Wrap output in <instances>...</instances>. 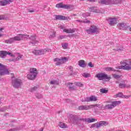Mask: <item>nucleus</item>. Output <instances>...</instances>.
I'll use <instances>...</instances> for the list:
<instances>
[{
	"mask_svg": "<svg viewBox=\"0 0 131 131\" xmlns=\"http://www.w3.org/2000/svg\"><path fill=\"white\" fill-rule=\"evenodd\" d=\"M90 11L93 13H99V9L97 7H92L90 8Z\"/></svg>",
	"mask_w": 131,
	"mask_h": 131,
	"instance_id": "4be33fe9",
	"label": "nucleus"
},
{
	"mask_svg": "<svg viewBox=\"0 0 131 131\" xmlns=\"http://www.w3.org/2000/svg\"><path fill=\"white\" fill-rule=\"evenodd\" d=\"M121 103V101H113L112 102V104H113V106L114 108V107H116V106H118V105H119V104Z\"/></svg>",
	"mask_w": 131,
	"mask_h": 131,
	"instance_id": "5701e85b",
	"label": "nucleus"
},
{
	"mask_svg": "<svg viewBox=\"0 0 131 131\" xmlns=\"http://www.w3.org/2000/svg\"><path fill=\"white\" fill-rule=\"evenodd\" d=\"M14 41H15L14 40V38L12 37L9 39L5 40V43H13V42H14Z\"/></svg>",
	"mask_w": 131,
	"mask_h": 131,
	"instance_id": "b1692460",
	"label": "nucleus"
},
{
	"mask_svg": "<svg viewBox=\"0 0 131 131\" xmlns=\"http://www.w3.org/2000/svg\"><path fill=\"white\" fill-rule=\"evenodd\" d=\"M59 126H60L61 128H67V125H66L65 123L61 122H59Z\"/></svg>",
	"mask_w": 131,
	"mask_h": 131,
	"instance_id": "bb28decb",
	"label": "nucleus"
},
{
	"mask_svg": "<svg viewBox=\"0 0 131 131\" xmlns=\"http://www.w3.org/2000/svg\"><path fill=\"white\" fill-rule=\"evenodd\" d=\"M105 70H106V71H107L108 72H110V71H115V69H113L112 67L105 68Z\"/></svg>",
	"mask_w": 131,
	"mask_h": 131,
	"instance_id": "2f4dec72",
	"label": "nucleus"
},
{
	"mask_svg": "<svg viewBox=\"0 0 131 131\" xmlns=\"http://www.w3.org/2000/svg\"><path fill=\"white\" fill-rule=\"evenodd\" d=\"M88 66H89V67H91V68H93V67H94V64H93V63H92V62H90L88 63Z\"/></svg>",
	"mask_w": 131,
	"mask_h": 131,
	"instance_id": "37998d69",
	"label": "nucleus"
},
{
	"mask_svg": "<svg viewBox=\"0 0 131 131\" xmlns=\"http://www.w3.org/2000/svg\"><path fill=\"white\" fill-rule=\"evenodd\" d=\"M56 36V34L53 33L52 35H50V38H53Z\"/></svg>",
	"mask_w": 131,
	"mask_h": 131,
	"instance_id": "c03bdc74",
	"label": "nucleus"
},
{
	"mask_svg": "<svg viewBox=\"0 0 131 131\" xmlns=\"http://www.w3.org/2000/svg\"><path fill=\"white\" fill-rule=\"evenodd\" d=\"M55 18L56 20H66V17L63 15H55Z\"/></svg>",
	"mask_w": 131,
	"mask_h": 131,
	"instance_id": "aec40b11",
	"label": "nucleus"
},
{
	"mask_svg": "<svg viewBox=\"0 0 131 131\" xmlns=\"http://www.w3.org/2000/svg\"><path fill=\"white\" fill-rule=\"evenodd\" d=\"M58 1H61V0H58Z\"/></svg>",
	"mask_w": 131,
	"mask_h": 131,
	"instance_id": "e2e57ef3",
	"label": "nucleus"
},
{
	"mask_svg": "<svg viewBox=\"0 0 131 131\" xmlns=\"http://www.w3.org/2000/svg\"><path fill=\"white\" fill-rule=\"evenodd\" d=\"M123 66L122 68L124 70H131V61L128 60H126L123 63Z\"/></svg>",
	"mask_w": 131,
	"mask_h": 131,
	"instance_id": "1a4fd4ad",
	"label": "nucleus"
},
{
	"mask_svg": "<svg viewBox=\"0 0 131 131\" xmlns=\"http://www.w3.org/2000/svg\"><path fill=\"white\" fill-rule=\"evenodd\" d=\"M125 98H128V96H125Z\"/></svg>",
	"mask_w": 131,
	"mask_h": 131,
	"instance_id": "bf43d9fd",
	"label": "nucleus"
},
{
	"mask_svg": "<svg viewBox=\"0 0 131 131\" xmlns=\"http://www.w3.org/2000/svg\"><path fill=\"white\" fill-rule=\"evenodd\" d=\"M9 61H14L13 59H10Z\"/></svg>",
	"mask_w": 131,
	"mask_h": 131,
	"instance_id": "13d9d810",
	"label": "nucleus"
},
{
	"mask_svg": "<svg viewBox=\"0 0 131 131\" xmlns=\"http://www.w3.org/2000/svg\"><path fill=\"white\" fill-rule=\"evenodd\" d=\"M74 84L76 86H79V88H82V86H83V84L81 83V82H75Z\"/></svg>",
	"mask_w": 131,
	"mask_h": 131,
	"instance_id": "473e14b6",
	"label": "nucleus"
},
{
	"mask_svg": "<svg viewBox=\"0 0 131 131\" xmlns=\"http://www.w3.org/2000/svg\"><path fill=\"white\" fill-rule=\"evenodd\" d=\"M100 93H102V94H107V93H108V90H106L105 89H101Z\"/></svg>",
	"mask_w": 131,
	"mask_h": 131,
	"instance_id": "ea45409f",
	"label": "nucleus"
},
{
	"mask_svg": "<svg viewBox=\"0 0 131 131\" xmlns=\"http://www.w3.org/2000/svg\"><path fill=\"white\" fill-rule=\"evenodd\" d=\"M100 126H101V125L100 124V123H99L97 124V128H99V127H100Z\"/></svg>",
	"mask_w": 131,
	"mask_h": 131,
	"instance_id": "3c124183",
	"label": "nucleus"
},
{
	"mask_svg": "<svg viewBox=\"0 0 131 131\" xmlns=\"http://www.w3.org/2000/svg\"><path fill=\"white\" fill-rule=\"evenodd\" d=\"M88 2H95V0H88Z\"/></svg>",
	"mask_w": 131,
	"mask_h": 131,
	"instance_id": "864d4df0",
	"label": "nucleus"
},
{
	"mask_svg": "<svg viewBox=\"0 0 131 131\" xmlns=\"http://www.w3.org/2000/svg\"><path fill=\"white\" fill-rule=\"evenodd\" d=\"M116 83H118V82H117V81L116 82Z\"/></svg>",
	"mask_w": 131,
	"mask_h": 131,
	"instance_id": "052dcab7",
	"label": "nucleus"
},
{
	"mask_svg": "<svg viewBox=\"0 0 131 131\" xmlns=\"http://www.w3.org/2000/svg\"><path fill=\"white\" fill-rule=\"evenodd\" d=\"M23 57L22 55L19 54L17 57L16 58V61H19V59H21Z\"/></svg>",
	"mask_w": 131,
	"mask_h": 131,
	"instance_id": "79ce46f5",
	"label": "nucleus"
},
{
	"mask_svg": "<svg viewBox=\"0 0 131 131\" xmlns=\"http://www.w3.org/2000/svg\"><path fill=\"white\" fill-rule=\"evenodd\" d=\"M22 84V81L19 79H15L12 81V85L14 86V88H17L20 86Z\"/></svg>",
	"mask_w": 131,
	"mask_h": 131,
	"instance_id": "9d476101",
	"label": "nucleus"
},
{
	"mask_svg": "<svg viewBox=\"0 0 131 131\" xmlns=\"http://www.w3.org/2000/svg\"><path fill=\"white\" fill-rule=\"evenodd\" d=\"M95 77H97L99 80H104V81H109L111 79V76H108L107 74L104 73L96 74Z\"/></svg>",
	"mask_w": 131,
	"mask_h": 131,
	"instance_id": "20e7f679",
	"label": "nucleus"
},
{
	"mask_svg": "<svg viewBox=\"0 0 131 131\" xmlns=\"http://www.w3.org/2000/svg\"><path fill=\"white\" fill-rule=\"evenodd\" d=\"M112 75L115 79H119L121 77H122V75H117L116 74H113Z\"/></svg>",
	"mask_w": 131,
	"mask_h": 131,
	"instance_id": "c756f323",
	"label": "nucleus"
},
{
	"mask_svg": "<svg viewBox=\"0 0 131 131\" xmlns=\"http://www.w3.org/2000/svg\"><path fill=\"white\" fill-rule=\"evenodd\" d=\"M77 22H82V23H90V20L85 21L84 20H76Z\"/></svg>",
	"mask_w": 131,
	"mask_h": 131,
	"instance_id": "a19ab883",
	"label": "nucleus"
},
{
	"mask_svg": "<svg viewBox=\"0 0 131 131\" xmlns=\"http://www.w3.org/2000/svg\"><path fill=\"white\" fill-rule=\"evenodd\" d=\"M38 74V71L37 69L32 68L30 69V72L27 75V77L28 79H30V80H33V79H35Z\"/></svg>",
	"mask_w": 131,
	"mask_h": 131,
	"instance_id": "f03ea898",
	"label": "nucleus"
},
{
	"mask_svg": "<svg viewBox=\"0 0 131 131\" xmlns=\"http://www.w3.org/2000/svg\"><path fill=\"white\" fill-rule=\"evenodd\" d=\"M7 55H9V56H11V57H15V56H14V55H13L12 53H11L10 52H8L6 51H0L1 58H5V57L7 56Z\"/></svg>",
	"mask_w": 131,
	"mask_h": 131,
	"instance_id": "9b49d317",
	"label": "nucleus"
},
{
	"mask_svg": "<svg viewBox=\"0 0 131 131\" xmlns=\"http://www.w3.org/2000/svg\"><path fill=\"white\" fill-rule=\"evenodd\" d=\"M118 27L120 28V29H124V30H126L127 29V26H126V24L123 23H121L118 24Z\"/></svg>",
	"mask_w": 131,
	"mask_h": 131,
	"instance_id": "f3484780",
	"label": "nucleus"
},
{
	"mask_svg": "<svg viewBox=\"0 0 131 131\" xmlns=\"http://www.w3.org/2000/svg\"><path fill=\"white\" fill-rule=\"evenodd\" d=\"M105 108L106 109H113L114 107L113 106V104H112V102H111V104L105 105Z\"/></svg>",
	"mask_w": 131,
	"mask_h": 131,
	"instance_id": "7c9ffc66",
	"label": "nucleus"
},
{
	"mask_svg": "<svg viewBox=\"0 0 131 131\" xmlns=\"http://www.w3.org/2000/svg\"><path fill=\"white\" fill-rule=\"evenodd\" d=\"M73 84V83H68L67 84L68 88L71 91H74L76 88L74 85H72Z\"/></svg>",
	"mask_w": 131,
	"mask_h": 131,
	"instance_id": "6ab92c4d",
	"label": "nucleus"
},
{
	"mask_svg": "<svg viewBox=\"0 0 131 131\" xmlns=\"http://www.w3.org/2000/svg\"><path fill=\"white\" fill-rule=\"evenodd\" d=\"M63 32H66V33H74L75 32V29H63Z\"/></svg>",
	"mask_w": 131,
	"mask_h": 131,
	"instance_id": "a211bd4d",
	"label": "nucleus"
},
{
	"mask_svg": "<svg viewBox=\"0 0 131 131\" xmlns=\"http://www.w3.org/2000/svg\"><path fill=\"white\" fill-rule=\"evenodd\" d=\"M62 47L63 49H64V50H66V49H67V48H68V43H64L62 44Z\"/></svg>",
	"mask_w": 131,
	"mask_h": 131,
	"instance_id": "e433bc0d",
	"label": "nucleus"
},
{
	"mask_svg": "<svg viewBox=\"0 0 131 131\" xmlns=\"http://www.w3.org/2000/svg\"><path fill=\"white\" fill-rule=\"evenodd\" d=\"M13 38L14 41H20L21 40H23L24 38H27V39H28V38H30L32 40H35V35H32L31 36V37H29V35L27 34H19L17 36H15Z\"/></svg>",
	"mask_w": 131,
	"mask_h": 131,
	"instance_id": "f257e3e1",
	"label": "nucleus"
},
{
	"mask_svg": "<svg viewBox=\"0 0 131 131\" xmlns=\"http://www.w3.org/2000/svg\"><path fill=\"white\" fill-rule=\"evenodd\" d=\"M54 62H56V65L57 66H59V65H61L62 64H64V63H66L68 61V58L64 57H62L60 59L58 58H56L53 59Z\"/></svg>",
	"mask_w": 131,
	"mask_h": 131,
	"instance_id": "39448f33",
	"label": "nucleus"
},
{
	"mask_svg": "<svg viewBox=\"0 0 131 131\" xmlns=\"http://www.w3.org/2000/svg\"><path fill=\"white\" fill-rule=\"evenodd\" d=\"M96 119L92 118V119H87L86 121H87V122H89V123H91L92 122H95Z\"/></svg>",
	"mask_w": 131,
	"mask_h": 131,
	"instance_id": "72a5a7b5",
	"label": "nucleus"
},
{
	"mask_svg": "<svg viewBox=\"0 0 131 131\" xmlns=\"http://www.w3.org/2000/svg\"><path fill=\"white\" fill-rule=\"evenodd\" d=\"M29 13H34V10H33V9L29 10Z\"/></svg>",
	"mask_w": 131,
	"mask_h": 131,
	"instance_id": "09e8293b",
	"label": "nucleus"
},
{
	"mask_svg": "<svg viewBox=\"0 0 131 131\" xmlns=\"http://www.w3.org/2000/svg\"><path fill=\"white\" fill-rule=\"evenodd\" d=\"M7 74H10V71H8L4 64L0 63V75H6Z\"/></svg>",
	"mask_w": 131,
	"mask_h": 131,
	"instance_id": "6e6552de",
	"label": "nucleus"
},
{
	"mask_svg": "<svg viewBox=\"0 0 131 131\" xmlns=\"http://www.w3.org/2000/svg\"><path fill=\"white\" fill-rule=\"evenodd\" d=\"M107 21H109V24L111 26H114L115 24H117V18L116 17H109L107 19Z\"/></svg>",
	"mask_w": 131,
	"mask_h": 131,
	"instance_id": "f8f14e48",
	"label": "nucleus"
},
{
	"mask_svg": "<svg viewBox=\"0 0 131 131\" xmlns=\"http://www.w3.org/2000/svg\"><path fill=\"white\" fill-rule=\"evenodd\" d=\"M3 36V35L2 34H0V37H2Z\"/></svg>",
	"mask_w": 131,
	"mask_h": 131,
	"instance_id": "6e6d98bb",
	"label": "nucleus"
},
{
	"mask_svg": "<svg viewBox=\"0 0 131 131\" xmlns=\"http://www.w3.org/2000/svg\"><path fill=\"white\" fill-rule=\"evenodd\" d=\"M2 30H4V28H0V31H2Z\"/></svg>",
	"mask_w": 131,
	"mask_h": 131,
	"instance_id": "5fc2aeb1",
	"label": "nucleus"
},
{
	"mask_svg": "<svg viewBox=\"0 0 131 131\" xmlns=\"http://www.w3.org/2000/svg\"><path fill=\"white\" fill-rule=\"evenodd\" d=\"M125 82L124 81H122L121 83H120L119 85V87L121 89H123L124 88H126V84L124 83Z\"/></svg>",
	"mask_w": 131,
	"mask_h": 131,
	"instance_id": "393cba45",
	"label": "nucleus"
},
{
	"mask_svg": "<svg viewBox=\"0 0 131 131\" xmlns=\"http://www.w3.org/2000/svg\"><path fill=\"white\" fill-rule=\"evenodd\" d=\"M14 0H4L3 1H0V5L1 6H7V5H9L11 4V3H13Z\"/></svg>",
	"mask_w": 131,
	"mask_h": 131,
	"instance_id": "4468645a",
	"label": "nucleus"
},
{
	"mask_svg": "<svg viewBox=\"0 0 131 131\" xmlns=\"http://www.w3.org/2000/svg\"><path fill=\"white\" fill-rule=\"evenodd\" d=\"M90 106H91V107H90V109H92L93 108H95V107H99L100 105L99 104H91Z\"/></svg>",
	"mask_w": 131,
	"mask_h": 131,
	"instance_id": "58836bf2",
	"label": "nucleus"
},
{
	"mask_svg": "<svg viewBox=\"0 0 131 131\" xmlns=\"http://www.w3.org/2000/svg\"><path fill=\"white\" fill-rule=\"evenodd\" d=\"M2 76V75H0V76Z\"/></svg>",
	"mask_w": 131,
	"mask_h": 131,
	"instance_id": "680f3d73",
	"label": "nucleus"
},
{
	"mask_svg": "<svg viewBox=\"0 0 131 131\" xmlns=\"http://www.w3.org/2000/svg\"><path fill=\"white\" fill-rule=\"evenodd\" d=\"M73 7L72 5L70 4L63 5V9H66L67 10H69Z\"/></svg>",
	"mask_w": 131,
	"mask_h": 131,
	"instance_id": "a878e982",
	"label": "nucleus"
},
{
	"mask_svg": "<svg viewBox=\"0 0 131 131\" xmlns=\"http://www.w3.org/2000/svg\"><path fill=\"white\" fill-rule=\"evenodd\" d=\"M38 96V94H37L36 95V98H37V99H40V98H42V96L41 95H40L39 96Z\"/></svg>",
	"mask_w": 131,
	"mask_h": 131,
	"instance_id": "49530a36",
	"label": "nucleus"
},
{
	"mask_svg": "<svg viewBox=\"0 0 131 131\" xmlns=\"http://www.w3.org/2000/svg\"><path fill=\"white\" fill-rule=\"evenodd\" d=\"M100 125H101V126H103V125H107L108 123L106 121H101L99 122Z\"/></svg>",
	"mask_w": 131,
	"mask_h": 131,
	"instance_id": "4c0bfd02",
	"label": "nucleus"
},
{
	"mask_svg": "<svg viewBox=\"0 0 131 131\" xmlns=\"http://www.w3.org/2000/svg\"><path fill=\"white\" fill-rule=\"evenodd\" d=\"M123 96V94L121 92H119L118 94L114 96V98H121Z\"/></svg>",
	"mask_w": 131,
	"mask_h": 131,
	"instance_id": "c85d7f7f",
	"label": "nucleus"
},
{
	"mask_svg": "<svg viewBox=\"0 0 131 131\" xmlns=\"http://www.w3.org/2000/svg\"><path fill=\"white\" fill-rule=\"evenodd\" d=\"M5 19V17L4 15H0V20H4Z\"/></svg>",
	"mask_w": 131,
	"mask_h": 131,
	"instance_id": "de8ad7c7",
	"label": "nucleus"
},
{
	"mask_svg": "<svg viewBox=\"0 0 131 131\" xmlns=\"http://www.w3.org/2000/svg\"><path fill=\"white\" fill-rule=\"evenodd\" d=\"M85 101L86 102H96V101H98V97L95 96H91L90 97H86Z\"/></svg>",
	"mask_w": 131,
	"mask_h": 131,
	"instance_id": "ddd939ff",
	"label": "nucleus"
},
{
	"mask_svg": "<svg viewBox=\"0 0 131 131\" xmlns=\"http://www.w3.org/2000/svg\"><path fill=\"white\" fill-rule=\"evenodd\" d=\"M56 82L55 81H51V82H50V84H55V83Z\"/></svg>",
	"mask_w": 131,
	"mask_h": 131,
	"instance_id": "8fccbe9b",
	"label": "nucleus"
},
{
	"mask_svg": "<svg viewBox=\"0 0 131 131\" xmlns=\"http://www.w3.org/2000/svg\"><path fill=\"white\" fill-rule=\"evenodd\" d=\"M121 3V0H116L114 1V4H120Z\"/></svg>",
	"mask_w": 131,
	"mask_h": 131,
	"instance_id": "a18cd8bd",
	"label": "nucleus"
},
{
	"mask_svg": "<svg viewBox=\"0 0 131 131\" xmlns=\"http://www.w3.org/2000/svg\"><path fill=\"white\" fill-rule=\"evenodd\" d=\"M78 63H79V66H80V67H82L83 68H84V67H85L86 66L85 62L83 60H79Z\"/></svg>",
	"mask_w": 131,
	"mask_h": 131,
	"instance_id": "412c9836",
	"label": "nucleus"
},
{
	"mask_svg": "<svg viewBox=\"0 0 131 131\" xmlns=\"http://www.w3.org/2000/svg\"><path fill=\"white\" fill-rule=\"evenodd\" d=\"M92 105H80L78 107L79 110H90Z\"/></svg>",
	"mask_w": 131,
	"mask_h": 131,
	"instance_id": "dca6fc26",
	"label": "nucleus"
},
{
	"mask_svg": "<svg viewBox=\"0 0 131 131\" xmlns=\"http://www.w3.org/2000/svg\"><path fill=\"white\" fill-rule=\"evenodd\" d=\"M129 31L131 32V28H130L129 29Z\"/></svg>",
	"mask_w": 131,
	"mask_h": 131,
	"instance_id": "4d7b16f0",
	"label": "nucleus"
},
{
	"mask_svg": "<svg viewBox=\"0 0 131 131\" xmlns=\"http://www.w3.org/2000/svg\"><path fill=\"white\" fill-rule=\"evenodd\" d=\"M37 90V88L36 86L32 87L30 89V92H31V93H33V92H35V91H36Z\"/></svg>",
	"mask_w": 131,
	"mask_h": 131,
	"instance_id": "c9c22d12",
	"label": "nucleus"
},
{
	"mask_svg": "<svg viewBox=\"0 0 131 131\" xmlns=\"http://www.w3.org/2000/svg\"><path fill=\"white\" fill-rule=\"evenodd\" d=\"M55 7L56 8L63 9L64 7V4H63V3L57 4L56 5Z\"/></svg>",
	"mask_w": 131,
	"mask_h": 131,
	"instance_id": "cd10ccee",
	"label": "nucleus"
},
{
	"mask_svg": "<svg viewBox=\"0 0 131 131\" xmlns=\"http://www.w3.org/2000/svg\"><path fill=\"white\" fill-rule=\"evenodd\" d=\"M47 52H51V49L47 48L40 50H34L33 51H32V53L33 54H34L36 56H38V55H44V54H46Z\"/></svg>",
	"mask_w": 131,
	"mask_h": 131,
	"instance_id": "0eeeda50",
	"label": "nucleus"
},
{
	"mask_svg": "<svg viewBox=\"0 0 131 131\" xmlns=\"http://www.w3.org/2000/svg\"><path fill=\"white\" fill-rule=\"evenodd\" d=\"M69 69H70V70H72V69H73V68L72 67H70V68H69Z\"/></svg>",
	"mask_w": 131,
	"mask_h": 131,
	"instance_id": "603ef678",
	"label": "nucleus"
},
{
	"mask_svg": "<svg viewBox=\"0 0 131 131\" xmlns=\"http://www.w3.org/2000/svg\"><path fill=\"white\" fill-rule=\"evenodd\" d=\"M85 31L87 32L88 34L98 33V32H99V28L97 27L96 26H91L89 29H86Z\"/></svg>",
	"mask_w": 131,
	"mask_h": 131,
	"instance_id": "423d86ee",
	"label": "nucleus"
},
{
	"mask_svg": "<svg viewBox=\"0 0 131 131\" xmlns=\"http://www.w3.org/2000/svg\"><path fill=\"white\" fill-rule=\"evenodd\" d=\"M82 76L85 78H88V77H91V74L89 73H84L82 74Z\"/></svg>",
	"mask_w": 131,
	"mask_h": 131,
	"instance_id": "f704fd0d",
	"label": "nucleus"
},
{
	"mask_svg": "<svg viewBox=\"0 0 131 131\" xmlns=\"http://www.w3.org/2000/svg\"><path fill=\"white\" fill-rule=\"evenodd\" d=\"M101 3L104 5H114V0H101Z\"/></svg>",
	"mask_w": 131,
	"mask_h": 131,
	"instance_id": "2eb2a0df",
	"label": "nucleus"
},
{
	"mask_svg": "<svg viewBox=\"0 0 131 131\" xmlns=\"http://www.w3.org/2000/svg\"><path fill=\"white\" fill-rule=\"evenodd\" d=\"M38 74V71L37 69L32 68L30 69V72L27 75V77L28 79H30V80H33V79H35Z\"/></svg>",
	"mask_w": 131,
	"mask_h": 131,
	"instance_id": "7ed1b4c3",
	"label": "nucleus"
}]
</instances>
